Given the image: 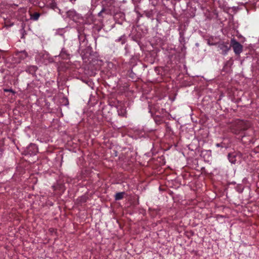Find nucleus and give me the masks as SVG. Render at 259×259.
<instances>
[{
  "label": "nucleus",
  "mask_w": 259,
  "mask_h": 259,
  "mask_svg": "<svg viewBox=\"0 0 259 259\" xmlns=\"http://www.w3.org/2000/svg\"><path fill=\"white\" fill-rule=\"evenodd\" d=\"M249 126L250 124L248 121L236 119L231 123L230 129L233 134L238 135L241 132L248 129Z\"/></svg>",
  "instance_id": "1"
},
{
  "label": "nucleus",
  "mask_w": 259,
  "mask_h": 259,
  "mask_svg": "<svg viewBox=\"0 0 259 259\" xmlns=\"http://www.w3.org/2000/svg\"><path fill=\"white\" fill-rule=\"evenodd\" d=\"M231 47L236 55H239L243 51V46L234 38L231 39Z\"/></svg>",
  "instance_id": "2"
},
{
  "label": "nucleus",
  "mask_w": 259,
  "mask_h": 259,
  "mask_svg": "<svg viewBox=\"0 0 259 259\" xmlns=\"http://www.w3.org/2000/svg\"><path fill=\"white\" fill-rule=\"evenodd\" d=\"M237 156L241 157L242 154L240 152H238V153L235 152L229 153L228 155V159L231 163L235 164L236 161V157Z\"/></svg>",
  "instance_id": "3"
},
{
  "label": "nucleus",
  "mask_w": 259,
  "mask_h": 259,
  "mask_svg": "<svg viewBox=\"0 0 259 259\" xmlns=\"http://www.w3.org/2000/svg\"><path fill=\"white\" fill-rule=\"evenodd\" d=\"M218 48L222 51V54L226 55L231 48V46H228L225 43L220 44L218 46Z\"/></svg>",
  "instance_id": "4"
},
{
  "label": "nucleus",
  "mask_w": 259,
  "mask_h": 259,
  "mask_svg": "<svg viewBox=\"0 0 259 259\" xmlns=\"http://www.w3.org/2000/svg\"><path fill=\"white\" fill-rule=\"evenodd\" d=\"M78 39L80 45H82L83 47H85L87 45L88 41L85 34L84 33H80L78 35Z\"/></svg>",
  "instance_id": "5"
},
{
  "label": "nucleus",
  "mask_w": 259,
  "mask_h": 259,
  "mask_svg": "<svg viewBox=\"0 0 259 259\" xmlns=\"http://www.w3.org/2000/svg\"><path fill=\"white\" fill-rule=\"evenodd\" d=\"M29 13L30 15V19L33 21H37L40 16V14L38 12H35L34 13H32L29 11Z\"/></svg>",
  "instance_id": "6"
},
{
  "label": "nucleus",
  "mask_w": 259,
  "mask_h": 259,
  "mask_svg": "<svg viewBox=\"0 0 259 259\" xmlns=\"http://www.w3.org/2000/svg\"><path fill=\"white\" fill-rule=\"evenodd\" d=\"M25 27V24L24 22H22L21 23V29L20 30V32L21 34V38H23L25 37V35L26 34V31L25 30L24 28Z\"/></svg>",
  "instance_id": "7"
},
{
  "label": "nucleus",
  "mask_w": 259,
  "mask_h": 259,
  "mask_svg": "<svg viewBox=\"0 0 259 259\" xmlns=\"http://www.w3.org/2000/svg\"><path fill=\"white\" fill-rule=\"evenodd\" d=\"M124 194V192L117 193L115 195V199L116 200H119L122 199L123 198Z\"/></svg>",
  "instance_id": "8"
},
{
  "label": "nucleus",
  "mask_w": 259,
  "mask_h": 259,
  "mask_svg": "<svg viewBox=\"0 0 259 259\" xmlns=\"http://www.w3.org/2000/svg\"><path fill=\"white\" fill-rule=\"evenodd\" d=\"M37 70V67L36 66H30L27 68L28 71L31 74L34 73Z\"/></svg>",
  "instance_id": "9"
},
{
  "label": "nucleus",
  "mask_w": 259,
  "mask_h": 259,
  "mask_svg": "<svg viewBox=\"0 0 259 259\" xmlns=\"http://www.w3.org/2000/svg\"><path fill=\"white\" fill-rule=\"evenodd\" d=\"M118 114L120 116L122 117H124L126 115V110L124 107H121L120 109L118 110Z\"/></svg>",
  "instance_id": "10"
},
{
  "label": "nucleus",
  "mask_w": 259,
  "mask_h": 259,
  "mask_svg": "<svg viewBox=\"0 0 259 259\" xmlns=\"http://www.w3.org/2000/svg\"><path fill=\"white\" fill-rule=\"evenodd\" d=\"M49 7L52 9L55 10L56 9H57V3L54 1H52L50 4H49Z\"/></svg>",
  "instance_id": "11"
},
{
  "label": "nucleus",
  "mask_w": 259,
  "mask_h": 259,
  "mask_svg": "<svg viewBox=\"0 0 259 259\" xmlns=\"http://www.w3.org/2000/svg\"><path fill=\"white\" fill-rule=\"evenodd\" d=\"M28 57V54L25 51L20 52V57L24 59Z\"/></svg>",
  "instance_id": "12"
},
{
  "label": "nucleus",
  "mask_w": 259,
  "mask_h": 259,
  "mask_svg": "<svg viewBox=\"0 0 259 259\" xmlns=\"http://www.w3.org/2000/svg\"><path fill=\"white\" fill-rule=\"evenodd\" d=\"M26 11H27V9L25 8H21L19 9L18 10V12L20 14H25V13H26Z\"/></svg>",
  "instance_id": "13"
},
{
  "label": "nucleus",
  "mask_w": 259,
  "mask_h": 259,
  "mask_svg": "<svg viewBox=\"0 0 259 259\" xmlns=\"http://www.w3.org/2000/svg\"><path fill=\"white\" fill-rule=\"evenodd\" d=\"M245 138V136H242L241 139V142L242 143H243L244 144H247V143H250L251 142V139H249L248 141H246L244 140V138Z\"/></svg>",
  "instance_id": "14"
},
{
  "label": "nucleus",
  "mask_w": 259,
  "mask_h": 259,
  "mask_svg": "<svg viewBox=\"0 0 259 259\" xmlns=\"http://www.w3.org/2000/svg\"><path fill=\"white\" fill-rule=\"evenodd\" d=\"M61 55L63 57H64V55H65L66 56H68L69 55L67 53V51L64 49H63L61 52Z\"/></svg>",
  "instance_id": "15"
},
{
  "label": "nucleus",
  "mask_w": 259,
  "mask_h": 259,
  "mask_svg": "<svg viewBox=\"0 0 259 259\" xmlns=\"http://www.w3.org/2000/svg\"><path fill=\"white\" fill-rule=\"evenodd\" d=\"M5 25L6 27H9L12 26L13 25V23H9L8 21H6L5 22Z\"/></svg>",
  "instance_id": "16"
},
{
  "label": "nucleus",
  "mask_w": 259,
  "mask_h": 259,
  "mask_svg": "<svg viewBox=\"0 0 259 259\" xmlns=\"http://www.w3.org/2000/svg\"><path fill=\"white\" fill-rule=\"evenodd\" d=\"M28 1L32 4H36L38 0H28Z\"/></svg>",
  "instance_id": "17"
},
{
  "label": "nucleus",
  "mask_w": 259,
  "mask_h": 259,
  "mask_svg": "<svg viewBox=\"0 0 259 259\" xmlns=\"http://www.w3.org/2000/svg\"><path fill=\"white\" fill-rule=\"evenodd\" d=\"M105 9L103 8L102 10L98 13L99 16H101L102 13H103L105 11Z\"/></svg>",
  "instance_id": "18"
},
{
  "label": "nucleus",
  "mask_w": 259,
  "mask_h": 259,
  "mask_svg": "<svg viewBox=\"0 0 259 259\" xmlns=\"http://www.w3.org/2000/svg\"><path fill=\"white\" fill-rule=\"evenodd\" d=\"M5 92H10L14 93L12 89H5L4 90Z\"/></svg>",
  "instance_id": "19"
},
{
  "label": "nucleus",
  "mask_w": 259,
  "mask_h": 259,
  "mask_svg": "<svg viewBox=\"0 0 259 259\" xmlns=\"http://www.w3.org/2000/svg\"><path fill=\"white\" fill-rule=\"evenodd\" d=\"M216 146H217V147H223V146L221 145V144H220V143H218V144H216Z\"/></svg>",
  "instance_id": "20"
},
{
  "label": "nucleus",
  "mask_w": 259,
  "mask_h": 259,
  "mask_svg": "<svg viewBox=\"0 0 259 259\" xmlns=\"http://www.w3.org/2000/svg\"><path fill=\"white\" fill-rule=\"evenodd\" d=\"M76 0H70V2H74Z\"/></svg>",
  "instance_id": "21"
},
{
  "label": "nucleus",
  "mask_w": 259,
  "mask_h": 259,
  "mask_svg": "<svg viewBox=\"0 0 259 259\" xmlns=\"http://www.w3.org/2000/svg\"><path fill=\"white\" fill-rule=\"evenodd\" d=\"M258 148H259V147H258Z\"/></svg>",
  "instance_id": "22"
}]
</instances>
